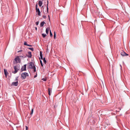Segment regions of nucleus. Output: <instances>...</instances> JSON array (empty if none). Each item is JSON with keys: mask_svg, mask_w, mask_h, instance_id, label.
Instances as JSON below:
<instances>
[{"mask_svg": "<svg viewBox=\"0 0 130 130\" xmlns=\"http://www.w3.org/2000/svg\"><path fill=\"white\" fill-rule=\"evenodd\" d=\"M18 77H16L15 81V82H12L11 84V86H17L18 85Z\"/></svg>", "mask_w": 130, "mask_h": 130, "instance_id": "obj_1", "label": "nucleus"}, {"mask_svg": "<svg viewBox=\"0 0 130 130\" xmlns=\"http://www.w3.org/2000/svg\"><path fill=\"white\" fill-rule=\"evenodd\" d=\"M13 68L14 70V71H12V73L15 74L20 69V68L18 65L17 66H14Z\"/></svg>", "mask_w": 130, "mask_h": 130, "instance_id": "obj_2", "label": "nucleus"}, {"mask_svg": "<svg viewBox=\"0 0 130 130\" xmlns=\"http://www.w3.org/2000/svg\"><path fill=\"white\" fill-rule=\"evenodd\" d=\"M14 60L15 62L16 63H20L21 62V60L20 57H15Z\"/></svg>", "mask_w": 130, "mask_h": 130, "instance_id": "obj_3", "label": "nucleus"}, {"mask_svg": "<svg viewBox=\"0 0 130 130\" xmlns=\"http://www.w3.org/2000/svg\"><path fill=\"white\" fill-rule=\"evenodd\" d=\"M120 54L121 56H126L128 55V54L123 51L121 52Z\"/></svg>", "mask_w": 130, "mask_h": 130, "instance_id": "obj_4", "label": "nucleus"}, {"mask_svg": "<svg viewBox=\"0 0 130 130\" xmlns=\"http://www.w3.org/2000/svg\"><path fill=\"white\" fill-rule=\"evenodd\" d=\"M35 66L34 63L32 62H30L29 63V67L30 69H32L33 67Z\"/></svg>", "mask_w": 130, "mask_h": 130, "instance_id": "obj_5", "label": "nucleus"}, {"mask_svg": "<svg viewBox=\"0 0 130 130\" xmlns=\"http://www.w3.org/2000/svg\"><path fill=\"white\" fill-rule=\"evenodd\" d=\"M37 4H36V11L37 12H38V15H39V16H40V11L39 10V8H37Z\"/></svg>", "mask_w": 130, "mask_h": 130, "instance_id": "obj_6", "label": "nucleus"}, {"mask_svg": "<svg viewBox=\"0 0 130 130\" xmlns=\"http://www.w3.org/2000/svg\"><path fill=\"white\" fill-rule=\"evenodd\" d=\"M21 77H22V79H24L25 78L26 76L25 72L22 73L21 74Z\"/></svg>", "mask_w": 130, "mask_h": 130, "instance_id": "obj_7", "label": "nucleus"}, {"mask_svg": "<svg viewBox=\"0 0 130 130\" xmlns=\"http://www.w3.org/2000/svg\"><path fill=\"white\" fill-rule=\"evenodd\" d=\"M26 69V64H25L24 65L21 69V71H25Z\"/></svg>", "mask_w": 130, "mask_h": 130, "instance_id": "obj_8", "label": "nucleus"}, {"mask_svg": "<svg viewBox=\"0 0 130 130\" xmlns=\"http://www.w3.org/2000/svg\"><path fill=\"white\" fill-rule=\"evenodd\" d=\"M39 58L40 60L41 59L43 60V62L44 63L46 64V62L45 57H39Z\"/></svg>", "mask_w": 130, "mask_h": 130, "instance_id": "obj_9", "label": "nucleus"}, {"mask_svg": "<svg viewBox=\"0 0 130 130\" xmlns=\"http://www.w3.org/2000/svg\"><path fill=\"white\" fill-rule=\"evenodd\" d=\"M4 72L5 76L6 77L7 75L8 74V72L6 69H4Z\"/></svg>", "mask_w": 130, "mask_h": 130, "instance_id": "obj_10", "label": "nucleus"}, {"mask_svg": "<svg viewBox=\"0 0 130 130\" xmlns=\"http://www.w3.org/2000/svg\"><path fill=\"white\" fill-rule=\"evenodd\" d=\"M46 24V23L44 22V21L40 23V26L41 27H43V26L44 24Z\"/></svg>", "mask_w": 130, "mask_h": 130, "instance_id": "obj_11", "label": "nucleus"}, {"mask_svg": "<svg viewBox=\"0 0 130 130\" xmlns=\"http://www.w3.org/2000/svg\"><path fill=\"white\" fill-rule=\"evenodd\" d=\"M50 29V28L49 27H47L46 28V32L47 34H48V31Z\"/></svg>", "mask_w": 130, "mask_h": 130, "instance_id": "obj_12", "label": "nucleus"}, {"mask_svg": "<svg viewBox=\"0 0 130 130\" xmlns=\"http://www.w3.org/2000/svg\"><path fill=\"white\" fill-rule=\"evenodd\" d=\"M28 57H31V52H29L28 53Z\"/></svg>", "mask_w": 130, "mask_h": 130, "instance_id": "obj_13", "label": "nucleus"}, {"mask_svg": "<svg viewBox=\"0 0 130 130\" xmlns=\"http://www.w3.org/2000/svg\"><path fill=\"white\" fill-rule=\"evenodd\" d=\"M42 2L41 1H39V6L41 7L42 5Z\"/></svg>", "mask_w": 130, "mask_h": 130, "instance_id": "obj_14", "label": "nucleus"}, {"mask_svg": "<svg viewBox=\"0 0 130 130\" xmlns=\"http://www.w3.org/2000/svg\"><path fill=\"white\" fill-rule=\"evenodd\" d=\"M32 69H33V71L34 73L36 72V68L35 66H34V67H33V68Z\"/></svg>", "mask_w": 130, "mask_h": 130, "instance_id": "obj_15", "label": "nucleus"}, {"mask_svg": "<svg viewBox=\"0 0 130 130\" xmlns=\"http://www.w3.org/2000/svg\"><path fill=\"white\" fill-rule=\"evenodd\" d=\"M47 13H48V1H47Z\"/></svg>", "mask_w": 130, "mask_h": 130, "instance_id": "obj_16", "label": "nucleus"}, {"mask_svg": "<svg viewBox=\"0 0 130 130\" xmlns=\"http://www.w3.org/2000/svg\"><path fill=\"white\" fill-rule=\"evenodd\" d=\"M42 35L43 37L44 38L46 36V34H42Z\"/></svg>", "mask_w": 130, "mask_h": 130, "instance_id": "obj_17", "label": "nucleus"}, {"mask_svg": "<svg viewBox=\"0 0 130 130\" xmlns=\"http://www.w3.org/2000/svg\"><path fill=\"white\" fill-rule=\"evenodd\" d=\"M28 49L30 50H31V51H33L34 50V48L33 47H31V48L28 47Z\"/></svg>", "mask_w": 130, "mask_h": 130, "instance_id": "obj_18", "label": "nucleus"}, {"mask_svg": "<svg viewBox=\"0 0 130 130\" xmlns=\"http://www.w3.org/2000/svg\"><path fill=\"white\" fill-rule=\"evenodd\" d=\"M33 110H34V109H33L32 108V109H31V112L30 113V115H31L32 116V114H33Z\"/></svg>", "mask_w": 130, "mask_h": 130, "instance_id": "obj_19", "label": "nucleus"}, {"mask_svg": "<svg viewBox=\"0 0 130 130\" xmlns=\"http://www.w3.org/2000/svg\"><path fill=\"white\" fill-rule=\"evenodd\" d=\"M40 57H43V55L42 54V52L41 51L40 52Z\"/></svg>", "mask_w": 130, "mask_h": 130, "instance_id": "obj_20", "label": "nucleus"}, {"mask_svg": "<svg viewBox=\"0 0 130 130\" xmlns=\"http://www.w3.org/2000/svg\"><path fill=\"white\" fill-rule=\"evenodd\" d=\"M40 64H41V66L42 67H43V63H42V61L41 60H40Z\"/></svg>", "mask_w": 130, "mask_h": 130, "instance_id": "obj_21", "label": "nucleus"}, {"mask_svg": "<svg viewBox=\"0 0 130 130\" xmlns=\"http://www.w3.org/2000/svg\"><path fill=\"white\" fill-rule=\"evenodd\" d=\"M50 36H51L52 37V36H53L52 34V32L51 31V30H50Z\"/></svg>", "mask_w": 130, "mask_h": 130, "instance_id": "obj_22", "label": "nucleus"}, {"mask_svg": "<svg viewBox=\"0 0 130 130\" xmlns=\"http://www.w3.org/2000/svg\"><path fill=\"white\" fill-rule=\"evenodd\" d=\"M24 44L25 45H26L27 46V45L28 44H27V42H25L24 43Z\"/></svg>", "mask_w": 130, "mask_h": 130, "instance_id": "obj_23", "label": "nucleus"}, {"mask_svg": "<svg viewBox=\"0 0 130 130\" xmlns=\"http://www.w3.org/2000/svg\"><path fill=\"white\" fill-rule=\"evenodd\" d=\"M25 73L26 77V76H29L28 74L27 73L25 72Z\"/></svg>", "mask_w": 130, "mask_h": 130, "instance_id": "obj_24", "label": "nucleus"}, {"mask_svg": "<svg viewBox=\"0 0 130 130\" xmlns=\"http://www.w3.org/2000/svg\"><path fill=\"white\" fill-rule=\"evenodd\" d=\"M54 38L55 39L56 38V34L55 32H54Z\"/></svg>", "mask_w": 130, "mask_h": 130, "instance_id": "obj_25", "label": "nucleus"}, {"mask_svg": "<svg viewBox=\"0 0 130 130\" xmlns=\"http://www.w3.org/2000/svg\"><path fill=\"white\" fill-rule=\"evenodd\" d=\"M38 24H39V21H38L37 22H36V25H38Z\"/></svg>", "mask_w": 130, "mask_h": 130, "instance_id": "obj_26", "label": "nucleus"}, {"mask_svg": "<svg viewBox=\"0 0 130 130\" xmlns=\"http://www.w3.org/2000/svg\"><path fill=\"white\" fill-rule=\"evenodd\" d=\"M22 51H23L22 50H20V51H18V53H20V52H22Z\"/></svg>", "mask_w": 130, "mask_h": 130, "instance_id": "obj_27", "label": "nucleus"}, {"mask_svg": "<svg viewBox=\"0 0 130 130\" xmlns=\"http://www.w3.org/2000/svg\"><path fill=\"white\" fill-rule=\"evenodd\" d=\"M43 18L44 19H45L46 18V17L45 15H43Z\"/></svg>", "mask_w": 130, "mask_h": 130, "instance_id": "obj_28", "label": "nucleus"}, {"mask_svg": "<svg viewBox=\"0 0 130 130\" xmlns=\"http://www.w3.org/2000/svg\"><path fill=\"white\" fill-rule=\"evenodd\" d=\"M37 76V73H36V74L34 75V78H35Z\"/></svg>", "mask_w": 130, "mask_h": 130, "instance_id": "obj_29", "label": "nucleus"}, {"mask_svg": "<svg viewBox=\"0 0 130 130\" xmlns=\"http://www.w3.org/2000/svg\"><path fill=\"white\" fill-rule=\"evenodd\" d=\"M42 80L44 81H45L46 80V79L44 78H43L42 79Z\"/></svg>", "mask_w": 130, "mask_h": 130, "instance_id": "obj_30", "label": "nucleus"}, {"mask_svg": "<svg viewBox=\"0 0 130 130\" xmlns=\"http://www.w3.org/2000/svg\"><path fill=\"white\" fill-rule=\"evenodd\" d=\"M25 127H26V130H28V127L27 126H26Z\"/></svg>", "mask_w": 130, "mask_h": 130, "instance_id": "obj_31", "label": "nucleus"}, {"mask_svg": "<svg viewBox=\"0 0 130 130\" xmlns=\"http://www.w3.org/2000/svg\"><path fill=\"white\" fill-rule=\"evenodd\" d=\"M49 89H50V92L51 91V89L50 88H49L48 89V92H49Z\"/></svg>", "mask_w": 130, "mask_h": 130, "instance_id": "obj_32", "label": "nucleus"}, {"mask_svg": "<svg viewBox=\"0 0 130 130\" xmlns=\"http://www.w3.org/2000/svg\"><path fill=\"white\" fill-rule=\"evenodd\" d=\"M27 46H32L31 45H30L28 44Z\"/></svg>", "mask_w": 130, "mask_h": 130, "instance_id": "obj_33", "label": "nucleus"}, {"mask_svg": "<svg viewBox=\"0 0 130 130\" xmlns=\"http://www.w3.org/2000/svg\"><path fill=\"white\" fill-rule=\"evenodd\" d=\"M50 89H49V90L48 94L49 95H50Z\"/></svg>", "mask_w": 130, "mask_h": 130, "instance_id": "obj_34", "label": "nucleus"}, {"mask_svg": "<svg viewBox=\"0 0 130 130\" xmlns=\"http://www.w3.org/2000/svg\"><path fill=\"white\" fill-rule=\"evenodd\" d=\"M120 66L121 67V68H122V66H121V64H120Z\"/></svg>", "mask_w": 130, "mask_h": 130, "instance_id": "obj_35", "label": "nucleus"}, {"mask_svg": "<svg viewBox=\"0 0 130 130\" xmlns=\"http://www.w3.org/2000/svg\"><path fill=\"white\" fill-rule=\"evenodd\" d=\"M35 29L36 30H37V28L36 27H35Z\"/></svg>", "mask_w": 130, "mask_h": 130, "instance_id": "obj_36", "label": "nucleus"}, {"mask_svg": "<svg viewBox=\"0 0 130 130\" xmlns=\"http://www.w3.org/2000/svg\"><path fill=\"white\" fill-rule=\"evenodd\" d=\"M48 18H49V19H50V16H49V15H48Z\"/></svg>", "mask_w": 130, "mask_h": 130, "instance_id": "obj_37", "label": "nucleus"}, {"mask_svg": "<svg viewBox=\"0 0 130 130\" xmlns=\"http://www.w3.org/2000/svg\"><path fill=\"white\" fill-rule=\"evenodd\" d=\"M13 63H14V61H13Z\"/></svg>", "mask_w": 130, "mask_h": 130, "instance_id": "obj_38", "label": "nucleus"}, {"mask_svg": "<svg viewBox=\"0 0 130 130\" xmlns=\"http://www.w3.org/2000/svg\"><path fill=\"white\" fill-rule=\"evenodd\" d=\"M17 57H19V56H17Z\"/></svg>", "mask_w": 130, "mask_h": 130, "instance_id": "obj_39", "label": "nucleus"}]
</instances>
